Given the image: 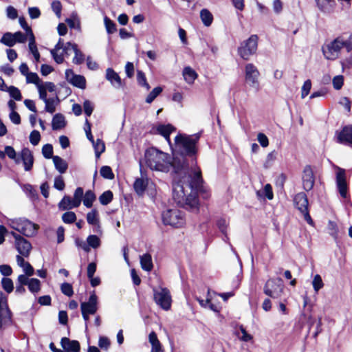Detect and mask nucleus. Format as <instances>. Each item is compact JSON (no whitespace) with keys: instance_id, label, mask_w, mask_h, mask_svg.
<instances>
[{"instance_id":"obj_18","label":"nucleus","mask_w":352,"mask_h":352,"mask_svg":"<svg viewBox=\"0 0 352 352\" xmlns=\"http://www.w3.org/2000/svg\"><path fill=\"white\" fill-rule=\"evenodd\" d=\"M67 80L72 85L80 89H85L86 80L83 76L75 74L72 69H67L65 72Z\"/></svg>"},{"instance_id":"obj_11","label":"nucleus","mask_w":352,"mask_h":352,"mask_svg":"<svg viewBox=\"0 0 352 352\" xmlns=\"http://www.w3.org/2000/svg\"><path fill=\"white\" fill-rule=\"evenodd\" d=\"M98 298L93 292L91 294L87 302H83L80 304V309L85 324L88 322L90 315H94L98 311Z\"/></svg>"},{"instance_id":"obj_8","label":"nucleus","mask_w":352,"mask_h":352,"mask_svg":"<svg viewBox=\"0 0 352 352\" xmlns=\"http://www.w3.org/2000/svg\"><path fill=\"white\" fill-rule=\"evenodd\" d=\"M133 188L139 196H142L145 191L151 197H154L157 192L155 184L142 173L141 177L135 180Z\"/></svg>"},{"instance_id":"obj_37","label":"nucleus","mask_w":352,"mask_h":352,"mask_svg":"<svg viewBox=\"0 0 352 352\" xmlns=\"http://www.w3.org/2000/svg\"><path fill=\"white\" fill-rule=\"evenodd\" d=\"M69 28L80 30V21L76 13H72L70 18L65 20Z\"/></svg>"},{"instance_id":"obj_35","label":"nucleus","mask_w":352,"mask_h":352,"mask_svg":"<svg viewBox=\"0 0 352 352\" xmlns=\"http://www.w3.org/2000/svg\"><path fill=\"white\" fill-rule=\"evenodd\" d=\"M200 18L205 26H210L213 21L212 14L207 9H203L200 12Z\"/></svg>"},{"instance_id":"obj_32","label":"nucleus","mask_w":352,"mask_h":352,"mask_svg":"<svg viewBox=\"0 0 352 352\" xmlns=\"http://www.w3.org/2000/svg\"><path fill=\"white\" fill-rule=\"evenodd\" d=\"M52 160L56 169L60 173H64L67 170L68 165L65 160L57 155L54 156Z\"/></svg>"},{"instance_id":"obj_36","label":"nucleus","mask_w":352,"mask_h":352,"mask_svg":"<svg viewBox=\"0 0 352 352\" xmlns=\"http://www.w3.org/2000/svg\"><path fill=\"white\" fill-rule=\"evenodd\" d=\"M29 49L31 53L33 54L36 62H38L40 59V54L37 50L35 38L33 34H31V37L29 38Z\"/></svg>"},{"instance_id":"obj_47","label":"nucleus","mask_w":352,"mask_h":352,"mask_svg":"<svg viewBox=\"0 0 352 352\" xmlns=\"http://www.w3.org/2000/svg\"><path fill=\"white\" fill-rule=\"evenodd\" d=\"M5 89V91H8L12 98L19 101L21 100L22 96L20 90L18 88L14 86H10L9 87H6Z\"/></svg>"},{"instance_id":"obj_48","label":"nucleus","mask_w":352,"mask_h":352,"mask_svg":"<svg viewBox=\"0 0 352 352\" xmlns=\"http://www.w3.org/2000/svg\"><path fill=\"white\" fill-rule=\"evenodd\" d=\"M161 87H155L146 98V102L151 103L162 91Z\"/></svg>"},{"instance_id":"obj_2","label":"nucleus","mask_w":352,"mask_h":352,"mask_svg":"<svg viewBox=\"0 0 352 352\" xmlns=\"http://www.w3.org/2000/svg\"><path fill=\"white\" fill-rule=\"evenodd\" d=\"M146 165L152 170L167 173L173 167L176 173L186 169L188 164L183 159L182 162L176 155L171 159L169 154L151 147L144 153Z\"/></svg>"},{"instance_id":"obj_27","label":"nucleus","mask_w":352,"mask_h":352,"mask_svg":"<svg viewBox=\"0 0 352 352\" xmlns=\"http://www.w3.org/2000/svg\"><path fill=\"white\" fill-rule=\"evenodd\" d=\"M148 342L151 345V352H164L163 346L157 338L155 332L151 331L149 333Z\"/></svg>"},{"instance_id":"obj_14","label":"nucleus","mask_w":352,"mask_h":352,"mask_svg":"<svg viewBox=\"0 0 352 352\" xmlns=\"http://www.w3.org/2000/svg\"><path fill=\"white\" fill-rule=\"evenodd\" d=\"M10 234L15 239V247L19 253L23 256L28 257L32 249L30 243L14 232H11Z\"/></svg>"},{"instance_id":"obj_15","label":"nucleus","mask_w":352,"mask_h":352,"mask_svg":"<svg viewBox=\"0 0 352 352\" xmlns=\"http://www.w3.org/2000/svg\"><path fill=\"white\" fill-rule=\"evenodd\" d=\"M11 316L8 307L7 298L5 295L0 292V329L10 323Z\"/></svg>"},{"instance_id":"obj_1","label":"nucleus","mask_w":352,"mask_h":352,"mask_svg":"<svg viewBox=\"0 0 352 352\" xmlns=\"http://www.w3.org/2000/svg\"><path fill=\"white\" fill-rule=\"evenodd\" d=\"M202 182L200 169L195 171L194 177L190 183H185L182 180L174 182L173 187V197L175 201L179 206L197 210L198 208V199L195 189Z\"/></svg>"},{"instance_id":"obj_54","label":"nucleus","mask_w":352,"mask_h":352,"mask_svg":"<svg viewBox=\"0 0 352 352\" xmlns=\"http://www.w3.org/2000/svg\"><path fill=\"white\" fill-rule=\"evenodd\" d=\"M26 82L28 83H33L38 87L40 85V79L37 74L33 72H29L26 76Z\"/></svg>"},{"instance_id":"obj_26","label":"nucleus","mask_w":352,"mask_h":352,"mask_svg":"<svg viewBox=\"0 0 352 352\" xmlns=\"http://www.w3.org/2000/svg\"><path fill=\"white\" fill-rule=\"evenodd\" d=\"M156 131L164 136L168 143L171 145L170 134L175 130V128L170 124H159L155 127Z\"/></svg>"},{"instance_id":"obj_19","label":"nucleus","mask_w":352,"mask_h":352,"mask_svg":"<svg viewBox=\"0 0 352 352\" xmlns=\"http://www.w3.org/2000/svg\"><path fill=\"white\" fill-rule=\"evenodd\" d=\"M337 142L342 144H352V126H344L340 131L336 132Z\"/></svg>"},{"instance_id":"obj_20","label":"nucleus","mask_w":352,"mask_h":352,"mask_svg":"<svg viewBox=\"0 0 352 352\" xmlns=\"http://www.w3.org/2000/svg\"><path fill=\"white\" fill-rule=\"evenodd\" d=\"M63 50L65 52V54H68L70 50H73L75 56L73 58V63L76 65L82 63L85 60V56L81 51L78 49L76 44L72 43H67L65 45Z\"/></svg>"},{"instance_id":"obj_61","label":"nucleus","mask_w":352,"mask_h":352,"mask_svg":"<svg viewBox=\"0 0 352 352\" xmlns=\"http://www.w3.org/2000/svg\"><path fill=\"white\" fill-rule=\"evenodd\" d=\"M83 196V189L78 187L76 189L74 195L76 206H80Z\"/></svg>"},{"instance_id":"obj_28","label":"nucleus","mask_w":352,"mask_h":352,"mask_svg":"<svg viewBox=\"0 0 352 352\" xmlns=\"http://www.w3.org/2000/svg\"><path fill=\"white\" fill-rule=\"evenodd\" d=\"M182 75L184 80L189 85L193 84L198 76L195 70L189 66L184 68Z\"/></svg>"},{"instance_id":"obj_53","label":"nucleus","mask_w":352,"mask_h":352,"mask_svg":"<svg viewBox=\"0 0 352 352\" xmlns=\"http://www.w3.org/2000/svg\"><path fill=\"white\" fill-rule=\"evenodd\" d=\"M62 220L65 223H72L76 220V215L74 212H66L62 215Z\"/></svg>"},{"instance_id":"obj_17","label":"nucleus","mask_w":352,"mask_h":352,"mask_svg":"<svg viewBox=\"0 0 352 352\" xmlns=\"http://www.w3.org/2000/svg\"><path fill=\"white\" fill-rule=\"evenodd\" d=\"M19 158H20V163H23L24 170L30 171L34 164V157L31 151L28 148H23L19 153Z\"/></svg>"},{"instance_id":"obj_63","label":"nucleus","mask_w":352,"mask_h":352,"mask_svg":"<svg viewBox=\"0 0 352 352\" xmlns=\"http://www.w3.org/2000/svg\"><path fill=\"white\" fill-rule=\"evenodd\" d=\"M276 151H272L267 155V158L265 160V162L264 164V166L266 168H268L271 166L272 162L276 160Z\"/></svg>"},{"instance_id":"obj_60","label":"nucleus","mask_w":352,"mask_h":352,"mask_svg":"<svg viewBox=\"0 0 352 352\" xmlns=\"http://www.w3.org/2000/svg\"><path fill=\"white\" fill-rule=\"evenodd\" d=\"M60 289L63 294L70 297L73 295L74 291L71 284L64 283L60 286Z\"/></svg>"},{"instance_id":"obj_49","label":"nucleus","mask_w":352,"mask_h":352,"mask_svg":"<svg viewBox=\"0 0 352 352\" xmlns=\"http://www.w3.org/2000/svg\"><path fill=\"white\" fill-rule=\"evenodd\" d=\"M113 199V193L110 190L104 192L99 197L100 202L102 205H107Z\"/></svg>"},{"instance_id":"obj_12","label":"nucleus","mask_w":352,"mask_h":352,"mask_svg":"<svg viewBox=\"0 0 352 352\" xmlns=\"http://www.w3.org/2000/svg\"><path fill=\"white\" fill-rule=\"evenodd\" d=\"M257 45V36L252 35L248 40L241 44L238 49L239 56L244 60H248L256 52Z\"/></svg>"},{"instance_id":"obj_13","label":"nucleus","mask_w":352,"mask_h":352,"mask_svg":"<svg viewBox=\"0 0 352 352\" xmlns=\"http://www.w3.org/2000/svg\"><path fill=\"white\" fill-rule=\"evenodd\" d=\"M294 204L296 208L303 215L305 220L311 226L314 225V221L309 215L308 210V199L306 195L303 192L298 193L294 198Z\"/></svg>"},{"instance_id":"obj_59","label":"nucleus","mask_w":352,"mask_h":352,"mask_svg":"<svg viewBox=\"0 0 352 352\" xmlns=\"http://www.w3.org/2000/svg\"><path fill=\"white\" fill-rule=\"evenodd\" d=\"M2 287L8 293H10L13 290V283L8 278H3L1 280Z\"/></svg>"},{"instance_id":"obj_25","label":"nucleus","mask_w":352,"mask_h":352,"mask_svg":"<svg viewBox=\"0 0 352 352\" xmlns=\"http://www.w3.org/2000/svg\"><path fill=\"white\" fill-rule=\"evenodd\" d=\"M87 221L89 224L95 226V232H101L99 215L96 209H93L87 214Z\"/></svg>"},{"instance_id":"obj_52","label":"nucleus","mask_w":352,"mask_h":352,"mask_svg":"<svg viewBox=\"0 0 352 352\" xmlns=\"http://www.w3.org/2000/svg\"><path fill=\"white\" fill-rule=\"evenodd\" d=\"M312 285L316 292H318L321 288L323 287L324 283L322 282L321 276L319 274H316L314 276V279L312 280Z\"/></svg>"},{"instance_id":"obj_23","label":"nucleus","mask_w":352,"mask_h":352,"mask_svg":"<svg viewBox=\"0 0 352 352\" xmlns=\"http://www.w3.org/2000/svg\"><path fill=\"white\" fill-rule=\"evenodd\" d=\"M106 79L116 89H119L122 87V82L120 77L118 74L111 68L107 69Z\"/></svg>"},{"instance_id":"obj_9","label":"nucleus","mask_w":352,"mask_h":352,"mask_svg":"<svg viewBox=\"0 0 352 352\" xmlns=\"http://www.w3.org/2000/svg\"><path fill=\"white\" fill-rule=\"evenodd\" d=\"M284 292V285L281 278H270L269 279L264 287V293L272 298H281Z\"/></svg>"},{"instance_id":"obj_42","label":"nucleus","mask_w":352,"mask_h":352,"mask_svg":"<svg viewBox=\"0 0 352 352\" xmlns=\"http://www.w3.org/2000/svg\"><path fill=\"white\" fill-rule=\"evenodd\" d=\"M104 24L107 34H111L117 31L116 23L107 16L104 17Z\"/></svg>"},{"instance_id":"obj_62","label":"nucleus","mask_w":352,"mask_h":352,"mask_svg":"<svg viewBox=\"0 0 352 352\" xmlns=\"http://www.w3.org/2000/svg\"><path fill=\"white\" fill-rule=\"evenodd\" d=\"M318 9L323 12H329L330 8L329 6V3H327L324 0H316Z\"/></svg>"},{"instance_id":"obj_10","label":"nucleus","mask_w":352,"mask_h":352,"mask_svg":"<svg viewBox=\"0 0 352 352\" xmlns=\"http://www.w3.org/2000/svg\"><path fill=\"white\" fill-rule=\"evenodd\" d=\"M154 300L157 305L167 311L170 309L172 298L169 290L165 287L153 289Z\"/></svg>"},{"instance_id":"obj_34","label":"nucleus","mask_w":352,"mask_h":352,"mask_svg":"<svg viewBox=\"0 0 352 352\" xmlns=\"http://www.w3.org/2000/svg\"><path fill=\"white\" fill-rule=\"evenodd\" d=\"M258 197H267L269 200H271L274 197L272 186L270 184H266L262 190H258L256 192Z\"/></svg>"},{"instance_id":"obj_22","label":"nucleus","mask_w":352,"mask_h":352,"mask_svg":"<svg viewBox=\"0 0 352 352\" xmlns=\"http://www.w3.org/2000/svg\"><path fill=\"white\" fill-rule=\"evenodd\" d=\"M64 47L63 41L60 38L54 48L50 51L54 60L58 64L62 63L64 60V54H65V52L63 50Z\"/></svg>"},{"instance_id":"obj_57","label":"nucleus","mask_w":352,"mask_h":352,"mask_svg":"<svg viewBox=\"0 0 352 352\" xmlns=\"http://www.w3.org/2000/svg\"><path fill=\"white\" fill-rule=\"evenodd\" d=\"M42 153L47 159H53V147L51 144H45L42 148Z\"/></svg>"},{"instance_id":"obj_5","label":"nucleus","mask_w":352,"mask_h":352,"mask_svg":"<svg viewBox=\"0 0 352 352\" xmlns=\"http://www.w3.org/2000/svg\"><path fill=\"white\" fill-rule=\"evenodd\" d=\"M8 225L12 229L28 237L35 236L39 228L38 225L25 219H9Z\"/></svg>"},{"instance_id":"obj_16","label":"nucleus","mask_w":352,"mask_h":352,"mask_svg":"<svg viewBox=\"0 0 352 352\" xmlns=\"http://www.w3.org/2000/svg\"><path fill=\"white\" fill-rule=\"evenodd\" d=\"M336 184L340 195L345 198L347 195V185L345 170L339 167L336 168Z\"/></svg>"},{"instance_id":"obj_24","label":"nucleus","mask_w":352,"mask_h":352,"mask_svg":"<svg viewBox=\"0 0 352 352\" xmlns=\"http://www.w3.org/2000/svg\"><path fill=\"white\" fill-rule=\"evenodd\" d=\"M61 346L66 352H79L80 343L77 340H71L67 338H63L60 342Z\"/></svg>"},{"instance_id":"obj_44","label":"nucleus","mask_w":352,"mask_h":352,"mask_svg":"<svg viewBox=\"0 0 352 352\" xmlns=\"http://www.w3.org/2000/svg\"><path fill=\"white\" fill-rule=\"evenodd\" d=\"M6 155L11 160H14L15 164H20V158L18 157L19 154H17L14 149V148L11 146H6Z\"/></svg>"},{"instance_id":"obj_40","label":"nucleus","mask_w":352,"mask_h":352,"mask_svg":"<svg viewBox=\"0 0 352 352\" xmlns=\"http://www.w3.org/2000/svg\"><path fill=\"white\" fill-rule=\"evenodd\" d=\"M28 287L30 292L37 294L41 290V282L37 278H30Z\"/></svg>"},{"instance_id":"obj_29","label":"nucleus","mask_w":352,"mask_h":352,"mask_svg":"<svg viewBox=\"0 0 352 352\" xmlns=\"http://www.w3.org/2000/svg\"><path fill=\"white\" fill-rule=\"evenodd\" d=\"M78 206H76L75 200L69 196H64L58 204V208L61 210H67Z\"/></svg>"},{"instance_id":"obj_7","label":"nucleus","mask_w":352,"mask_h":352,"mask_svg":"<svg viewBox=\"0 0 352 352\" xmlns=\"http://www.w3.org/2000/svg\"><path fill=\"white\" fill-rule=\"evenodd\" d=\"M260 72L254 64L248 63L244 68V78L246 85L256 91L261 89L260 86Z\"/></svg>"},{"instance_id":"obj_38","label":"nucleus","mask_w":352,"mask_h":352,"mask_svg":"<svg viewBox=\"0 0 352 352\" xmlns=\"http://www.w3.org/2000/svg\"><path fill=\"white\" fill-rule=\"evenodd\" d=\"M1 43L8 47L14 46L16 43L14 34L10 32L5 33L1 38Z\"/></svg>"},{"instance_id":"obj_43","label":"nucleus","mask_w":352,"mask_h":352,"mask_svg":"<svg viewBox=\"0 0 352 352\" xmlns=\"http://www.w3.org/2000/svg\"><path fill=\"white\" fill-rule=\"evenodd\" d=\"M92 145L94 148L96 157L99 158L101 153L105 150L104 143L101 140L97 139L92 143Z\"/></svg>"},{"instance_id":"obj_64","label":"nucleus","mask_w":352,"mask_h":352,"mask_svg":"<svg viewBox=\"0 0 352 352\" xmlns=\"http://www.w3.org/2000/svg\"><path fill=\"white\" fill-rule=\"evenodd\" d=\"M41 135L38 131H33L30 135V142L33 145H37L40 141Z\"/></svg>"},{"instance_id":"obj_21","label":"nucleus","mask_w":352,"mask_h":352,"mask_svg":"<svg viewBox=\"0 0 352 352\" xmlns=\"http://www.w3.org/2000/svg\"><path fill=\"white\" fill-rule=\"evenodd\" d=\"M314 176L313 170L310 166H307L304 168L302 174V184L305 190H310L314 185Z\"/></svg>"},{"instance_id":"obj_30","label":"nucleus","mask_w":352,"mask_h":352,"mask_svg":"<svg viewBox=\"0 0 352 352\" xmlns=\"http://www.w3.org/2000/svg\"><path fill=\"white\" fill-rule=\"evenodd\" d=\"M66 125L65 117L61 113H56L54 116L52 121L53 130H59L64 128Z\"/></svg>"},{"instance_id":"obj_41","label":"nucleus","mask_w":352,"mask_h":352,"mask_svg":"<svg viewBox=\"0 0 352 352\" xmlns=\"http://www.w3.org/2000/svg\"><path fill=\"white\" fill-rule=\"evenodd\" d=\"M87 243L89 245V248H92L94 249H97L100 246L101 241L100 238L94 234H91L87 238Z\"/></svg>"},{"instance_id":"obj_4","label":"nucleus","mask_w":352,"mask_h":352,"mask_svg":"<svg viewBox=\"0 0 352 352\" xmlns=\"http://www.w3.org/2000/svg\"><path fill=\"white\" fill-rule=\"evenodd\" d=\"M199 138V133L192 135L179 133L175 138V152L180 155L179 157H177L182 162L184 159L188 163L185 157H195L197 155L198 151L197 143Z\"/></svg>"},{"instance_id":"obj_39","label":"nucleus","mask_w":352,"mask_h":352,"mask_svg":"<svg viewBox=\"0 0 352 352\" xmlns=\"http://www.w3.org/2000/svg\"><path fill=\"white\" fill-rule=\"evenodd\" d=\"M328 233L334 239H337L338 236L339 229L336 222L329 221L327 224Z\"/></svg>"},{"instance_id":"obj_56","label":"nucleus","mask_w":352,"mask_h":352,"mask_svg":"<svg viewBox=\"0 0 352 352\" xmlns=\"http://www.w3.org/2000/svg\"><path fill=\"white\" fill-rule=\"evenodd\" d=\"M52 9L58 18L61 16L62 5L60 1L54 0L51 4Z\"/></svg>"},{"instance_id":"obj_51","label":"nucleus","mask_w":352,"mask_h":352,"mask_svg":"<svg viewBox=\"0 0 352 352\" xmlns=\"http://www.w3.org/2000/svg\"><path fill=\"white\" fill-rule=\"evenodd\" d=\"M100 175L105 179H112L114 178V174L112 172V170L110 166H104L100 168Z\"/></svg>"},{"instance_id":"obj_31","label":"nucleus","mask_w":352,"mask_h":352,"mask_svg":"<svg viewBox=\"0 0 352 352\" xmlns=\"http://www.w3.org/2000/svg\"><path fill=\"white\" fill-rule=\"evenodd\" d=\"M140 265L142 270L146 272H151L153 267L152 257L150 254H144L140 256Z\"/></svg>"},{"instance_id":"obj_3","label":"nucleus","mask_w":352,"mask_h":352,"mask_svg":"<svg viewBox=\"0 0 352 352\" xmlns=\"http://www.w3.org/2000/svg\"><path fill=\"white\" fill-rule=\"evenodd\" d=\"M345 49L347 52L352 51V32L349 35L342 34L333 39L326 42L322 46V53L328 60H336L339 58L341 52Z\"/></svg>"},{"instance_id":"obj_33","label":"nucleus","mask_w":352,"mask_h":352,"mask_svg":"<svg viewBox=\"0 0 352 352\" xmlns=\"http://www.w3.org/2000/svg\"><path fill=\"white\" fill-rule=\"evenodd\" d=\"M45 110L50 113H53L56 111V107L59 103V99L58 97L50 98L46 100L45 102Z\"/></svg>"},{"instance_id":"obj_58","label":"nucleus","mask_w":352,"mask_h":352,"mask_svg":"<svg viewBox=\"0 0 352 352\" xmlns=\"http://www.w3.org/2000/svg\"><path fill=\"white\" fill-rule=\"evenodd\" d=\"M311 89V82L310 80L305 81L301 88V98H305L309 93Z\"/></svg>"},{"instance_id":"obj_50","label":"nucleus","mask_w":352,"mask_h":352,"mask_svg":"<svg viewBox=\"0 0 352 352\" xmlns=\"http://www.w3.org/2000/svg\"><path fill=\"white\" fill-rule=\"evenodd\" d=\"M344 76L342 75H337L333 78L332 85L333 87L336 90H340L342 89L344 85Z\"/></svg>"},{"instance_id":"obj_6","label":"nucleus","mask_w":352,"mask_h":352,"mask_svg":"<svg viewBox=\"0 0 352 352\" xmlns=\"http://www.w3.org/2000/svg\"><path fill=\"white\" fill-rule=\"evenodd\" d=\"M162 221L165 225L174 228H180L185 224L186 220L184 213L177 209H168L162 213Z\"/></svg>"},{"instance_id":"obj_55","label":"nucleus","mask_w":352,"mask_h":352,"mask_svg":"<svg viewBox=\"0 0 352 352\" xmlns=\"http://www.w3.org/2000/svg\"><path fill=\"white\" fill-rule=\"evenodd\" d=\"M137 80L139 85L144 87L146 89V90H148L150 89V86L146 82L145 75L142 71H138Z\"/></svg>"},{"instance_id":"obj_46","label":"nucleus","mask_w":352,"mask_h":352,"mask_svg":"<svg viewBox=\"0 0 352 352\" xmlns=\"http://www.w3.org/2000/svg\"><path fill=\"white\" fill-rule=\"evenodd\" d=\"M95 199H96V197H95L94 193L91 190H88L86 192V193L84 196L83 204L87 208H91L92 206L93 202L95 200Z\"/></svg>"},{"instance_id":"obj_45","label":"nucleus","mask_w":352,"mask_h":352,"mask_svg":"<svg viewBox=\"0 0 352 352\" xmlns=\"http://www.w3.org/2000/svg\"><path fill=\"white\" fill-rule=\"evenodd\" d=\"M229 223L228 221L223 218L219 219L217 222V226L221 232L224 234L225 237L226 239L228 238V228Z\"/></svg>"}]
</instances>
